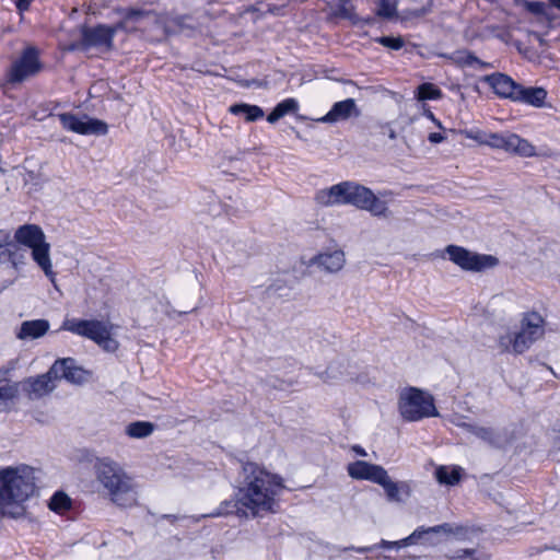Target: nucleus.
<instances>
[{
	"label": "nucleus",
	"instance_id": "nucleus-1",
	"mask_svg": "<svg viewBox=\"0 0 560 560\" xmlns=\"http://www.w3.org/2000/svg\"><path fill=\"white\" fill-rule=\"evenodd\" d=\"M13 237L14 242L10 231L0 229V265L9 264L14 271L21 270L26 265V254L19 245L27 247L34 264L57 289L51 246L43 229L37 224H23L15 230Z\"/></svg>",
	"mask_w": 560,
	"mask_h": 560
},
{
	"label": "nucleus",
	"instance_id": "nucleus-2",
	"mask_svg": "<svg viewBox=\"0 0 560 560\" xmlns=\"http://www.w3.org/2000/svg\"><path fill=\"white\" fill-rule=\"evenodd\" d=\"M284 488L282 478L255 463L242 468V481L236 492V504L253 516L275 512L277 497Z\"/></svg>",
	"mask_w": 560,
	"mask_h": 560
},
{
	"label": "nucleus",
	"instance_id": "nucleus-3",
	"mask_svg": "<svg viewBox=\"0 0 560 560\" xmlns=\"http://www.w3.org/2000/svg\"><path fill=\"white\" fill-rule=\"evenodd\" d=\"M35 471L28 465L9 466L0 469V513L20 518L26 514V501L36 491Z\"/></svg>",
	"mask_w": 560,
	"mask_h": 560
},
{
	"label": "nucleus",
	"instance_id": "nucleus-4",
	"mask_svg": "<svg viewBox=\"0 0 560 560\" xmlns=\"http://www.w3.org/2000/svg\"><path fill=\"white\" fill-rule=\"evenodd\" d=\"M97 491L118 508H131L138 503V483L117 462L109 457L100 458L94 464Z\"/></svg>",
	"mask_w": 560,
	"mask_h": 560
},
{
	"label": "nucleus",
	"instance_id": "nucleus-5",
	"mask_svg": "<svg viewBox=\"0 0 560 560\" xmlns=\"http://www.w3.org/2000/svg\"><path fill=\"white\" fill-rule=\"evenodd\" d=\"M545 317L537 311H528L522 315L518 330L505 331L497 341L501 352L522 354L536 341L545 336Z\"/></svg>",
	"mask_w": 560,
	"mask_h": 560
},
{
	"label": "nucleus",
	"instance_id": "nucleus-6",
	"mask_svg": "<svg viewBox=\"0 0 560 560\" xmlns=\"http://www.w3.org/2000/svg\"><path fill=\"white\" fill-rule=\"evenodd\" d=\"M397 407L400 417L410 422L439 417L433 396L417 387L402 388L399 392Z\"/></svg>",
	"mask_w": 560,
	"mask_h": 560
},
{
	"label": "nucleus",
	"instance_id": "nucleus-7",
	"mask_svg": "<svg viewBox=\"0 0 560 560\" xmlns=\"http://www.w3.org/2000/svg\"><path fill=\"white\" fill-rule=\"evenodd\" d=\"M112 325L97 319L66 318L61 330L93 340L107 352H115L118 342L112 337Z\"/></svg>",
	"mask_w": 560,
	"mask_h": 560
},
{
	"label": "nucleus",
	"instance_id": "nucleus-8",
	"mask_svg": "<svg viewBox=\"0 0 560 560\" xmlns=\"http://www.w3.org/2000/svg\"><path fill=\"white\" fill-rule=\"evenodd\" d=\"M445 250L450 260L466 271L480 272L499 264L495 256L478 254L456 245H448Z\"/></svg>",
	"mask_w": 560,
	"mask_h": 560
},
{
	"label": "nucleus",
	"instance_id": "nucleus-9",
	"mask_svg": "<svg viewBox=\"0 0 560 560\" xmlns=\"http://www.w3.org/2000/svg\"><path fill=\"white\" fill-rule=\"evenodd\" d=\"M347 205L366 210L375 217H386L388 208L385 201L377 198L373 191L355 182L349 184Z\"/></svg>",
	"mask_w": 560,
	"mask_h": 560
},
{
	"label": "nucleus",
	"instance_id": "nucleus-10",
	"mask_svg": "<svg viewBox=\"0 0 560 560\" xmlns=\"http://www.w3.org/2000/svg\"><path fill=\"white\" fill-rule=\"evenodd\" d=\"M38 55L39 52L35 47H26L21 56L12 62L8 74L9 81L20 83L36 75L42 69Z\"/></svg>",
	"mask_w": 560,
	"mask_h": 560
},
{
	"label": "nucleus",
	"instance_id": "nucleus-11",
	"mask_svg": "<svg viewBox=\"0 0 560 560\" xmlns=\"http://www.w3.org/2000/svg\"><path fill=\"white\" fill-rule=\"evenodd\" d=\"M486 140V145L493 149H503L506 152L516 153L522 156H534L536 154L535 147L515 133L502 135L487 132Z\"/></svg>",
	"mask_w": 560,
	"mask_h": 560
},
{
	"label": "nucleus",
	"instance_id": "nucleus-12",
	"mask_svg": "<svg viewBox=\"0 0 560 560\" xmlns=\"http://www.w3.org/2000/svg\"><path fill=\"white\" fill-rule=\"evenodd\" d=\"M59 120L65 129L80 135H106L108 130L103 120L86 116L79 117L66 113L59 115Z\"/></svg>",
	"mask_w": 560,
	"mask_h": 560
},
{
	"label": "nucleus",
	"instance_id": "nucleus-13",
	"mask_svg": "<svg viewBox=\"0 0 560 560\" xmlns=\"http://www.w3.org/2000/svg\"><path fill=\"white\" fill-rule=\"evenodd\" d=\"M119 31L117 24L113 26L97 25L95 27H81L82 46L110 49L113 38Z\"/></svg>",
	"mask_w": 560,
	"mask_h": 560
},
{
	"label": "nucleus",
	"instance_id": "nucleus-14",
	"mask_svg": "<svg viewBox=\"0 0 560 560\" xmlns=\"http://www.w3.org/2000/svg\"><path fill=\"white\" fill-rule=\"evenodd\" d=\"M50 374H55L56 380L65 378L72 384H83L89 378V373L75 364L72 358L58 359L50 368Z\"/></svg>",
	"mask_w": 560,
	"mask_h": 560
},
{
	"label": "nucleus",
	"instance_id": "nucleus-15",
	"mask_svg": "<svg viewBox=\"0 0 560 560\" xmlns=\"http://www.w3.org/2000/svg\"><path fill=\"white\" fill-rule=\"evenodd\" d=\"M56 381L49 369L45 374L24 380L21 385L31 399H36L51 393L56 388Z\"/></svg>",
	"mask_w": 560,
	"mask_h": 560
},
{
	"label": "nucleus",
	"instance_id": "nucleus-16",
	"mask_svg": "<svg viewBox=\"0 0 560 560\" xmlns=\"http://www.w3.org/2000/svg\"><path fill=\"white\" fill-rule=\"evenodd\" d=\"M121 20L117 23L119 31L133 32L140 30L145 22H155L156 18L152 11L130 8L120 11Z\"/></svg>",
	"mask_w": 560,
	"mask_h": 560
},
{
	"label": "nucleus",
	"instance_id": "nucleus-17",
	"mask_svg": "<svg viewBox=\"0 0 560 560\" xmlns=\"http://www.w3.org/2000/svg\"><path fill=\"white\" fill-rule=\"evenodd\" d=\"M360 109L353 98H347L340 102H336L330 110L323 117L316 119L323 124H337L339 121L347 120L352 117L360 116Z\"/></svg>",
	"mask_w": 560,
	"mask_h": 560
},
{
	"label": "nucleus",
	"instance_id": "nucleus-18",
	"mask_svg": "<svg viewBox=\"0 0 560 560\" xmlns=\"http://www.w3.org/2000/svg\"><path fill=\"white\" fill-rule=\"evenodd\" d=\"M349 180L341 182L328 188L320 189L315 195V201L322 207L347 205L349 195Z\"/></svg>",
	"mask_w": 560,
	"mask_h": 560
},
{
	"label": "nucleus",
	"instance_id": "nucleus-19",
	"mask_svg": "<svg viewBox=\"0 0 560 560\" xmlns=\"http://www.w3.org/2000/svg\"><path fill=\"white\" fill-rule=\"evenodd\" d=\"M349 476L357 480H369L378 483L386 469L380 465L371 464L364 460L350 463L347 467Z\"/></svg>",
	"mask_w": 560,
	"mask_h": 560
},
{
	"label": "nucleus",
	"instance_id": "nucleus-20",
	"mask_svg": "<svg viewBox=\"0 0 560 560\" xmlns=\"http://www.w3.org/2000/svg\"><path fill=\"white\" fill-rule=\"evenodd\" d=\"M311 262L328 273H337L346 265V254L342 249L320 253L312 258Z\"/></svg>",
	"mask_w": 560,
	"mask_h": 560
},
{
	"label": "nucleus",
	"instance_id": "nucleus-21",
	"mask_svg": "<svg viewBox=\"0 0 560 560\" xmlns=\"http://www.w3.org/2000/svg\"><path fill=\"white\" fill-rule=\"evenodd\" d=\"M485 81L492 88L497 95L514 101L520 84L516 83L511 77L504 73H493L487 75Z\"/></svg>",
	"mask_w": 560,
	"mask_h": 560
},
{
	"label": "nucleus",
	"instance_id": "nucleus-22",
	"mask_svg": "<svg viewBox=\"0 0 560 560\" xmlns=\"http://www.w3.org/2000/svg\"><path fill=\"white\" fill-rule=\"evenodd\" d=\"M463 532L462 527L454 528L450 524H442L438 526L432 527H419L416 530H413L408 537L398 540L399 549L404 547H408L410 545L418 544L419 540L422 539L423 536H428L431 534H454L459 535Z\"/></svg>",
	"mask_w": 560,
	"mask_h": 560
},
{
	"label": "nucleus",
	"instance_id": "nucleus-23",
	"mask_svg": "<svg viewBox=\"0 0 560 560\" xmlns=\"http://www.w3.org/2000/svg\"><path fill=\"white\" fill-rule=\"evenodd\" d=\"M377 485L384 489L386 498L389 502L401 503L411 495L410 485L406 481H393L387 471L384 474Z\"/></svg>",
	"mask_w": 560,
	"mask_h": 560
},
{
	"label": "nucleus",
	"instance_id": "nucleus-24",
	"mask_svg": "<svg viewBox=\"0 0 560 560\" xmlns=\"http://www.w3.org/2000/svg\"><path fill=\"white\" fill-rule=\"evenodd\" d=\"M50 328L47 319L24 320L19 330L16 338L20 340H34L44 337Z\"/></svg>",
	"mask_w": 560,
	"mask_h": 560
},
{
	"label": "nucleus",
	"instance_id": "nucleus-25",
	"mask_svg": "<svg viewBox=\"0 0 560 560\" xmlns=\"http://www.w3.org/2000/svg\"><path fill=\"white\" fill-rule=\"evenodd\" d=\"M547 98V91L544 88H524L520 84L514 102L525 103L534 107H542Z\"/></svg>",
	"mask_w": 560,
	"mask_h": 560
},
{
	"label": "nucleus",
	"instance_id": "nucleus-26",
	"mask_svg": "<svg viewBox=\"0 0 560 560\" xmlns=\"http://www.w3.org/2000/svg\"><path fill=\"white\" fill-rule=\"evenodd\" d=\"M353 2L354 0H326L331 15L349 20L352 24L357 25L363 20L355 13Z\"/></svg>",
	"mask_w": 560,
	"mask_h": 560
},
{
	"label": "nucleus",
	"instance_id": "nucleus-27",
	"mask_svg": "<svg viewBox=\"0 0 560 560\" xmlns=\"http://www.w3.org/2000/svg\"><path fill=\"white\" fill-rule=\"evenodd\" d=\"M11 365L10 370L14 369L13 362ZM8 372L9 369L0 370V406L16 398L22 389L21 383L3 377Z\"/></svg>",
	"mask_w": 560,
	"mask_h": 560
},
{
	"label": "nucleus",
	"instance_id": "nucleus-28",
	"mask_svg": "<svg viewBox=\"0 0 560 560\" xmlns=\"http://www.w3.org/2000/svg\"><path fill=\"white\" fill-rule=\"evenodd\" d=\"M229 112L236 116H243L245 121L253 122L264 117V110L257 105L246 103L233 104Z\"/></svg>",
	"mask_w": 560,
	"mask_h": 560
},
{
	"label": "nucleus",
	"instance_id": "nucleus-29",
	"mask_svg": "<svg viewBox=\"0 0 560 560\" xmlns=\"http://www.w3.org/2000/svg\"><path fill=\"white\" fill-rule=\"evenodd\" d=\"M299 109V103L295 98H287L272 109V112L268 115L267 120L270 124H275L280 118L284 117L288 114L295 113Z\"/></svg>",
	"mask_w": 560,
	"mask_h": 560
},
{
	"label": "nucleus",
	"instance_id": "nucleus-30",
	"mask_svg": "<svg viewBox=\"0 0 560 560\" xmlns=\"http://www.w3.org/2000/svg\"><path fill=\"white\" fill-rule=\"evenodd\" d=\"M469 433H471L472 435L482 440L483 442L491 446L500 445V434L493 428L472 424V428Z\"/></svg>",
	"mask_w": 560,
	"mask_h": 560
},
{
	"label": "nucleus",
	"instance_id": "nucleus-31",
	"mask_svg": "<svg viewBox=\"0 0 560 560\" xmlns=\"http://www.w3.org/2000/svg\"><path fill=\"white\" fill-rule=\"evenodd\" d=\"M154 425L148 421L131 422L126 427V434L131 439H144L153 433Z\"/></svg>",
	"mask_w": 560,
	"mask_h": 560
},
{
	"label": "nucleus",
	"instance_id": "nucleus-32",
	"mask_svg": "<svg viewBox=\"0 0 560 560\" xmlns=\"http://www.w3.org/2000/svg\"><path fill=\"white\" fill-rule=\"evenodd\" d=\"M459 471L456 467L440 466L435 470V477L440 483L453 486L459 481Z\"/></svg>",
	"mask_w": 560,
	"mask_h": 560
},
{
	"label": "nucleus",
	"instance_id": "nucleus-33",
	"mask_svg": "<svg viewBox=\"0 0 560 560\" xmlns=\"http://www.w3.org/2000/svg\"><path fill=\"white\" fill-rule=\"evenodd\" d=\"M48 508L55 513H63L71 508V499L63 491H57L48 501Z\"/></svg>",
	"mask_w": 560,
	"mask_h": 560
},
{
	"label": "nucleus",
	"instance_id": "nucleus-34",
	"mask_svg": "<svg viewBox=\"0 0 560 560\" xmlns=\"http://www.w3.org/2000/svg\"><path fill=\"white\" fill-rule=\"evenodd\" d=\"M447 557L452 560H490V555L479 549H459Z\"/></svg>",
	"mask_w": 560,
	"mask_h": 560
},
{
	"label": "nucleus",
	"instance_id": "nucleus-35",
	"mask_svg": "<svg viewBox=\"0 0 560 560\" xmlns=\"http://www.w3.org/2000/svg\"><path fill=\"white\" fill-rule=\"evenodd\" d=\"M456 62L460 66L475 67L479 69L491 67L490 63L481 61L478 57L470 52H459L456 57Z\"/></svg>",
	"mask_w": 560,
	"mask_h": 560
},
{
	"label": "nucleus",
	"instance_id": "nucleus-36",
	"mask_svg": "<svg viewBox=\"0 0 560 560\" xmlns=\"http://www.w3.org/2000/svg\"><path fill=\"white\" fill-rule=\"evenodd\" d=\"M442 97V92L432 83H423L418 88V100H439Z\"/></svg>",
	"mask_w": 560,
	"mask_h": 560
},
{
	"label": "nucleus",
	"instance_id": "nucleus-37",
	"mask_svg": "<svg viewBox=\"0 0 560 560\" xmlns=\"http://www.w3.org/2000/svg\"><path fill=\"white\" fill-rule=\"evenodd\" d=\"M395 0H380L377 5V15L386 19H390L396 13Z\"/></svg>",
	"mask_w": 560,
	"mask_h": 560
},
{
	"label": "nucleus",
	"instance_id": "nucleus-38",
	"mask_svg": "<svg viewBox=\"0 0 560 560\" xmlns=\"http://www.w3.org/2000/svg\"><path fill=\"white\" fill-rule=\"evenodd\" d=\"M376 42L383 45L386 48L393 49V50H399L404 47L405 40L402 37H392V36H382L376 38Z\"/></svg>",
	"mask_w": 560,
	"mask_h": 560
},
{
	"label": "nucleus",
	"instance_id": "nucleus-39",
	"mask_svg": "<svg viewBox=\"0 0 560 560\" xmlns=\"http://www.w3.org/2000/svg\"><path fill=\"white\" fill-rule=\"evenodd\" d=\"M460 135L467 139L475 140L479 144L486 145L487 142V132L478 129L472 130H463Z\"/></svg>",
	"mask_w": 560,
	"mask_h": 560
},
{
	"label": "nucleus",
	"instance_id": "nucleus-40",
	"mask_svg": "<svg viewBox=\"0 0 560 560\" xmlns=\"http://www.w3.org/2000/svg\"><path fill=\"white\" fill-rule=\"evenodd\" d=\"M234 506H235V504H233L231 501H224L220 504V506L215 511L207 514L206 516L219 517V516L226 515L231 512L230 509L234 508Z\"/></svg>",
	"mask_w": 560,
	"mask_h": 560
},
{
	"label": "nucleus",
	"instance_id": "nucleus-41",
	"mask_svg": "<svg viewBox=\"0 0 560 560\" xmlns=\"http://www.w3.org/2000/svg\"><path fill=\"white\" fill-rule=\"evenodd\" d=\"M525 8L534 13V14H545V9H546V5L544 2H540V1H527L525 2Z\"/></svg>",
	"mask_w": 560,
	"mask_h": 560
},
{
	"label": "nucleus",
	"instance_id": "nucleus-42",
	"mask_svg": "<svg viewBox=\"0 0 560 560\" xmlns=\"http://www.w3.org/2000/svg\"><path fill=\"white\" fill-rule=\"evenodd\" d=\"M450 422L453 423L454 425L458 427V428H463L464 430H466L468 433L470 432L471 428H472V423H468L464 420V418L459 415H454L450 418Z\"/></svg>",
	"mask_w": 560,
	"mask_h": 560
},
{
	"label": "nucleus",
	"instance_id": "nucleus-43",
	"mask_svg": "<svg viewBox=\"0 0 560 560\" xmlns=\"http://www.w3.org/2000/svg\"><path fill=\"white\" fill-rule=\"evenodd\" d=\"M438 535L439 534H431L428 536H423L422 539L419 540V542L428 546H435L440 542V540L436 538Z\"/></svg>",
	"mask_w": 560,
	"mask_h": 560
},
{
	"label": "nucleus",
	"instance_id": "nucleus-44",
	"mask_svg": "<svg viewBox=\"0 0 560 560\" xmlns=\"http://www.w3.org/2000/svg\"><path fill=\"white\" fill-rule=\"evenodd\" d=\"M382 133L387 135L389 139L395 140L397 138L395 129L389 124L382 125Z\"/></svg>",
	"mask_w": 560,
	"mask_h": 560
},
{
	"label": "nucleus",
	"instance_id": "nucleus-45",
	"mask_svg": "<svg viewBox=\"0 0 560 560\" xmlns=\"http://www.w3.org/2000/svg\"><path fill=\"white\" fill-rule=\"evenodd\" d=\"M378 546L384 549H394V548L399 549L398 540L389 541V540L382 539Z\"/></svg>",
	"mask_w": 560,
	"mask_h": 560
},
{
	"label": "nucleus",
	"instance_id": "nucleus-46",
	"mask_svg": "<svg viewBox=\"0 0 560 560\" xmlns=\"http://www.w3.org/2000/svg\"><path fill=\"white\" fill-rule=\"evenodd\" d=\"M428 139L431 143L436 144V143L442 142L445 139V137L440 132H431L429 135Z\"/></svg>",
	"mask_w": 560,
	"mask_h": 560
},
{
	"label": "nucleus",
	"instance_id": "nucleus-47",
	"mask_svg": "<svg viewBox=\"0 0 560 560\" xmlns=\"http://www.w3.org/2000/svg\"><path fill=\"white\" fill-rule=\"evenodd\" d=\"M32 0H16V7L20 12L26 11Z\"/></svg>",
	"mask_w": 560,
	"mask_h": 560
},
{
	"label": "nucleus",
	"instance_id": "nucleus-48",
	"mask_svg": "<svg viewBox=\"0 0 560 560\" xmlns=\"http://www.w3.org/2000/svg\"><path fill=\"white\" fill-rule=\"evenodd\" d=\"M352 450H353L358 455H360V456H366V455H368V454H366V452H365V450H364V448H362V447H361V446H359V445H354V446H352Z\"/></svg>",
	"mask_w": 560,
	"mask_h": 560
},
{
	"label": "nucleus",
	"instance_id": "nucleus-49",
	"mask_svg": "<svg viewBox=\"0 0 560 560\" xmlns=\"http://www.w3.org/2000/svg\"><path fill=\"white\" fill-rule=\"evenodd\" d=\"M347 550H355L357 552H366L373 550V547L347 548Z\"/></svg>",
	"mask_w": 560,
	"mask_h": 560
},
{
	"label": "nucleus",
	"instance_id": "nucleus-50",
	"mask_svg": "<svg viewBox=\"0 0 560 560\" xmlns=\"http://www.w3.org/2000/svg\"><path fill=\"white\" fill-rule=\"evenodd\" d=\"M427 117H428L431 121H433L434 124H436V126H438L439 128H443V127H442V125H441V122H440V121L434 117L433 113L429 112V113L427 114Z\"/></svg>",
	"mask_w": 560,
	"mask_h": 560
},
{
	"label": "nucleus",
	"instance_id": "nucleus-51",
	"mask_svg": "<svg viewBox=\"0 0 560 560\" xmlns=\"http://www.w3.org/2000/svg\"><path fill=\"white\" fill-rule=\"evenodd\" d=\"M550 4L560 10V0H548Z\"/></svg>",
	"mask_w": 560,
	"mask_h": 560
},
{
	"label": "nucleus",
	"instance_id": "nucleus-52",
	"mask_svg": "<svg viewBox=\"0 0 560 560\" xmlns=\"http://www.w3.org/2000/svg\"><path fill=\"white\" fill-rule=\"evenodd\" d=\"M427 13V11L424 9H421L420 11L417 12V15L421 16V15H424Z\"/></svg>",
	"mask_w": 560,
	"mask_h": 560
}]
</instances>
